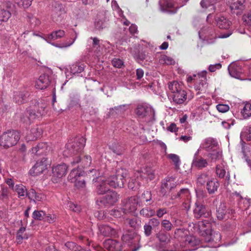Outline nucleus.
Returning <instances> with one entry per match:
<instances>
[{"instance_id":"nucleus-16","label":"nucleus","mask_w":251,"mask_h":251,"mask_svg":"<svg viewBox=\"0 0 251 251\" xmlns=\"http://www.w3.org/2000/svg\"><path fill=\"white\" fill-rule=\"evenodd\" d=\"M67 169V166L64 163L58 164L52 167V172L53 176L61 178L66 175Z\"/></svg>"},{"instance_id":"nucleus-45","label":"nucleus","mask_w":251,"mask_h":251,"mask_svg":"<svg viewBox=\"0 0 251 251\" xmlns=\"http://www.w3.org/2000/svg\"><path fill=\"white\" fill-rule=\"evenodd\" d=\"M226 213V206L224 204H220L217 208L216 211L217 218L220 220H223L225 218Z\"/></svg>"},{"instance_id":"nucleus-50","label":"nucleus","mask_w":251,"mask_h":251,"mask_svg":"<svg viewBox=\"0 0 251 251\" xmlns=\"http://www.w3.org/2000/svg\"><path fill=\"white\" fill-rule=\"evenodd\" d=\"M156 237L162 243H168L170 241V236L167 233L159 232L156 234Z\"/></svg>"},{"instance_id":"nucleus-34","label":"nucleus","mask_w":251,"mask_h":251,"mask_svg":"<svg viewBox=\"0 0 251 251\" xmlns=\"http://www.w3.org/2000/svg\"><path fill=\"white\" fill-rule=\"evenodd\" d=\"M181 164V161L179 156L175 154H174V169L176 170L181 174L182 176H185L188 174V172L185 169L180 168L179 166Z\"/></svg>"},{"instance_id":"nucleus-64","label":"nucleus","mask_w":251,"mask_h":251,"mask_svg":"<svg viewBox=\"0 0 251 251\" xmlns=\"http://www.w3.org/2000/svg\"><path fill=\"white\" fill-rule=\"evenodd\" d=\"M113 66L117 68H121L124 65L123 61L119 58H114L112 61Z\"/></svg>"},{"instance_id":"nucleus-51","label":"nucleus","mask_w":251,"mask_h":251,"mask_svg":"<svg viewBox=\"0 0 251 251\" xmlns=\"http://www.w3.org/2000/svg\"><path fill=\"white\" fill-rule=\"evenodd\" d=\"M155 212L154 210L148 207L144 208L140 211L141 215L146 217L152 216L155 214Z\"/></svg>"},{"instance_id":"nucleus-41","label":"nucleus","mask_w":251,"mask_h":251,"mask_svg":"<svg viewBox=\"0 0 251 251\" xmlns=\"http://www.w3.org/2000/svg\"><path fill=\"white\" fill-rule=\"evenodd\" d=\"M222 152L220 150L213 149L212 151L209 153L208 157L212 162H216L222 158Z\"/></svg>"},{"instance_id":"nucleus-6","label":"nucleus","mask_w":251,"mask_h":251,"mask_svg":"<svg viewBox=\"0 0 251 251\" xmlns=\"http://www.w3.org/2000/svg\"><path fill=\"white\" fill-rule=\"evenodd\" d=\"M141 201L137 196H131L122 201L121 210L124 214L133 213Z\"/></svg>"},{"instance_id":"nucleus-14","label":"nucleus","mask_w":251,"mask_h":251,"mask_svg":"<svg viewBox=\"0 0 251 251\" xmlns=\"http://www.w3.org/2000/svg\"><path fill=\"white\" fill-rule=\"evenodd\" d=\"M135 174V176H137V178L139 176L141 180L146 177L148 178L150 180H152L154 178V176L153 170L149 167L144 168L141 170L136 171Z\"/></svg>"},{"instance_id":"nucleus-49","label":"nucleus","mask_w":251,"mask_h":251,"mask_svg":"<svg viewBox=\"0 0 251 251\" xmlns=\"http://www.w3.org/2000/svg\"><path fill=\"white\" fill-rule=\"evenodd\" d=\"M81 176V173L79 172L78 170L77 169H74L70 172L68 179V180L71 182H74L76 181L78 178Z\"/></svg>"},{"instance_id":"nucleus-10","label":"nucleus","mask_w":251,"mask_h":251,"mask_svg":"<svg viewBox=\"0 0 251 251\" xmlns=\"http://www.w3.org/2000/svg\"><path fill=\"white\" fill-rule=\"evenodd\" d=\"M12 5L10 1H5L0 5V25L6 22L10 18L11 14L9 10Z\"/></svg>"},{"instance_id":"nucleus-8","label":"nucleus","mask_w":251,"mask_h":251,"mask_svg":"<svg viewBox=\"0 0 251 251\" xmlns=\"http://www.w3.org/2000/svg\"><path fill=\"white\" fill-rule=\"evenodd\" d=\"M174 102L177 104L183 103L187 99V93L183 89V85L181 82L174 81Z\"/></svg>"},{"instance_id":"nucleus-25","label":"nucleus","mask_w":251,"mask_h":251,"mask_svg":"<svg viewBox=\"0 0 251 251\" xmlns=\"http://www.w3.org/2000/svg\"><path fill=\"white\" fill-rule=\"evenodd\" d=\"M173 188V178L168 177L162 181L160 192L163 195L170 191Z\"/></svg>"},{"instance_id":"nucleus-5","label":"nucleus","mask_w":251,"mask_h":251,"mask_svg":"<svg viewBox=\"0 0 251 251\" xmlns=\"http://www.w3.org/2000/svg\"><path fill=\"white\" fill-rule=\"evenodd\" d=\"M127 175V171L120 168L116 170V175L107 178V183L113 188H122L124 186L125 178Z\"/></svg>"},{"instance_id":"nucleus-4","label":"nucleus","mask_w":251,"mask_h":251,"mask_svg":"<svg viewBox=\"0 0 251 251\" xmlns=\"http://www.w3.org/2000/svg\"><path fill=\"white\" fill-rule=\"evenodd\" d=\"M20 138V132L18 131H7L0 136V146L4 148H9L16 145Z\"/></svg>"},{"instance_id":"nucleus-37","label":"nucleus","mask_w":251,"mask_h":251,"mask_svg":"<svg viewBox=\"0 0 251 251\" xmlns=\"http://www.w3.org/2000/svg\"><path fill=\"white\" fill-rule=\"evenodd\" d=\"M216 173L217 176L220 178H223L226 176V179L227 180L230 179V176L228 173H227L226 176V171L223 165H217L216 167Z\"/></svg>"},{"instance_id":"nucleus-22","label":"nucleus","mask_w":251,"mask_h":251,"mask_svg":"<svg viewBox=\"0 0 251 251\" xmlns=\"http://www.w3.org/2000/svg\"><path fill=\"white\" fill-rule=\"evenodd\" d=\"M128 105L123 104L118 106H115L114 108H111L109 109V111L108 112V116L115 117L119 115H121L128 108Z\"/></svg>"},{"instance_id":"nucleus-63","label":"nucleus","mask_w":251,"mask_h":251,"mask_svg":"<svg viewBox=\"0 0 251 251\" xmlns=\"http://www.w3.org/2000/svg\"><path fill=\"white\" fill-rule=\"evenodd\" d=\"M217 109L220 112L225 113L228 111L229 107L227 104H219L216 106Z\"/></svg>"},{"instance_id":"nucleus-29","label":"nucleus","mask_w":251,"mask_h":251,"mask_svg":"<svg viewBox=\"0 0 251 251\" xmlns=\"http://www.w3.org/2000/svg\"><path fill=\"white\" fill-rule=\"evenodd\" d=\"M219 185V182L211 177L206 184V187L208 193L211 195L214 194L217 191Z\"/></svg>"},{"instance_id":"nucleus-9","label":"nucleus","mask_w":251,"mask_h":251,"mask_svg":"<svg viewBox=\"0 0 251 251\" xmlns=\"http://www.w3.org/2000/svg\"><path fill=\"white\" fill-rule=\"evenodd\" d=\"M231 12L241 15L247 8L246 0H226Z\"/></svg>"},{"instance_id":"nucleus-12","label":"nucleus","mask_w":251,"mask_h":251,"mask_svg":"<svg viewBox=\"0 0 251 251\" xmlns=\"http://www.w3.org/2000/svg\"><path fill=\"white\" fill-rule=\"evenodd\" d=\"M53 8L51 10L52 18L55 21L58 22L65 14L63 6L58 2H55L53 4Z\"/></svg>"},{"instance_id":"nucleus-24","label":"nucleus","mask_w":251,"mask_h":251,"mask_svg":"<svg viewBox=\"0 0 251 251\" xmlns=\"http://www.w3.org/2000/svg\"><path fill=\"white\" fill-rule=\"evenodd\" d=\"M47 169L46 165L43 162H37L34 166L29 171V173L33 176H38Z\"/></svg>"},{"instance_id":"nucleus-54","label":"nucleus","mask_w":251,"mask_h":251,"mask_svg":"<svg viewBox=\"0 0 251 251\" xmlns=\"http://www.w3.org/2000/svg\"><path fill=\"white\" fill-rule=\"evenodd\" d=\"M45 214L43 211L35 210L32 213V218L34 220L41 221L44 219Z\"/></svg>"},{"instance_id":"nucleus-39","label":"nucleus","mask_w":251,"mask_h":251,"mask_svg":"<svg viewBox=\"0 0 251 251\" xmlns=\"http://www.w3.org/2000/svg\"><path fill=\"white\" fill-rule=\"evenodd\" d=\"M65 32L63 30L58 29L52 31L50 34L48 35V40H55L60 39L64 36Z\"/></svg>"},{"instance_id":"nucleus-15","label":"nucleus","mask_w":251,"mask_h":251,"mask_svg":"<svg viewBox=\"0 0 251 251\" xmlns=\"http://www.w3.org/2000/svg\"><path fill=\"white\" fill-rule=\"evenodd\" d=\"M99 181L96 187V192L99 195H103L109 191V185L107 183V178L103 179L102 177L98 178Z\"/></svg>"},{"instance_id":"nucleus-55","label":"nucleus","mask_w":251,"mask_h":251,"mask_svg":"<svg viewBox=\"0 0 251 251\" xmlns=\"http://www.w3.org/2000/svg\"><path fill=\"white\" fill-rule=\"evenodd\" d=\"M128 223L131 227L135 229H138L141 226V221L137 218L130 219Z\"/></svg>"},{"instance_id":"nucleus-11","label":"nucleus","mask_w":251,"mask_h":251,"mask_svg":"<svg viewBox=\"0 0 251 251\" xmlns=\"http://www.w3.org/2000/svg\"><path fill=\"white\" fill-rule=\"evenodd\" d=\"M206 74L207 72L206 71H203L198 74L200 80L195 83L194 86L195 90L198 91L197 95L204 93L206 91L207 87L206 78Z\"/></svg>"},{"instance_id":"nucleus-56","label":"nucleus","mask_w":251,"mask_h":251,"mask_svg":"<svg viewBox=\"0 0 251 251\" xmlns=\"http://www.w3.org/2000/svg\"><path fill=\"white\" fill-rule=\"evenodd\" d=\"M9 191L8 188L5 187L1 188L0 191V200L5 201L9 200Z\"/></svg>"},{"instance_id":"nucleus-42","label":"nucleus","mask_w":251,"mask_h":251,"mask_svg":"<svg viewBox=\"0 0 251 251\" xmlns=\"http://www.w3.org/2000/svg\"><path fill=\"white\" fill-rule=\"evenodd\" d=\"M13 190L18 193L19 198L28 197V191L27 192L25 186L22 184L16 185Z\"/></svg>"},{"instance_id":"nucleus-31","label":"nucleus","mask_w":251,"mask_h":251,"mask_svg":"<svg viewBox=\"0 0 251 251\" xmlns=\"http://www.w3.org/2000/svg\"><path fill=\"white\" fill-rule=\"evenodd\" d=\"M136 235L131 232H126L124 233L122 237L123 241L128 244V246H131L135 244L138 241L135 239Z\"/></svg>"},{"instance_id":"nucleus-44","label":"nucleus","mask_w":251,"mask_h":251,"mask_svg":"<svg viewBox=\"0 0 251 251\" xmlns=\"http://www.w3.org/2000/svg\"><path fill=\"white\" fill-rule=\"evenodd\" d=\"M40 129L38 128H33L31 129L30 134L27 136L26 139L28 140L33 141L40 137Z\"/></svg>"},{"instance_id":"nucleus-43","label":"nucleus","mask_w":251,"mask_h":251,"mask_svg":"<svg viewBox=\"0 0 251 251\" xmlns=\"http://www.w3.org/2000/svg\"><path fill=\"white\" fill-rule=\"evenodd\" d=\"M84 69V65L79 62H75L70 67V72L75 75L82 72Z\"/></svg>"},{"instance_id":"nucleus-35","label":"nucleus","mask_w":251,"mask_h":251,"mask_svg":"<svg viewBox=\"0 0 251 251\" xmlns=\"http://www.w3.org/2000/svg\"><path fill=\"white\" fill-rule=\"evenodd\" d=\"M28 96L27 92H16L14 93V100L19 104L24 103Z\"/></svg>"},{"instance_id":"nucleus-61","label":"nucleus","mask_w":251,"mask_h":251,"mask_svg":"<svg viewBox=\"0 0 251 251\" xmlns=\"http://www.w3.org/2000/svg\"><path fill=\"white\" fill-rule=\"evenodd\" d=\"M242 19L245 24L251 26V11L249 12L247 14H244Z\"/></svg>"},{"instance_id":"nucleus-7","label":"nucleus","mask_w":251,"mask_h":251,"mask_svg":"<svg viewBox=\"0 0 251 251\" xmlns=\"http://www.w3.org/2000/svg\"><path fill=\"white\" fill-rule=\"evenodd\" d=\"M119 198V195L116 192L112 191L98 199L97 203L101 207H109L114 205Z\"/></svg>"},{"instance_id":"nucleus-36","label":"nucleus","mask_w":251,"mask_h":251,"mask_svg":"<svg viewBox=\"0 0 251 251\" xmlns=\"http://www.w3.org/2000/svg\"><path fill=\"white\" fill-rule=\"evenodd\" d=\"M135 173L134 176L130 178L128 183V187L133 190L138 189L141 185V179L139 177L137 178V176H135Z\"/></svg>"},{"instance_id":"nucleus-26","label":"nucleus","mask_w":251,"mask_h":251,"mask_svg":"<svg viewBox=\"0 0 251 251\" xmlns=\"http://www.w3.org/2000/svg\"><path fill=\"white\" fill-rule=\"evenodd\" d=\"M136 114L140 117H145L152 115L153 111L151 108L143 105H138L136 109Z\"/></svg>"},{"instance_id":"nucleus-62","label":"nucleus","mask_w":251,"mask_h":251,"mask_svg":"<svg viewBox=\"0 0 251 251\" xmlns=\"http://www.w3.org/2000/svg\"><path fill=\"white\" fill-rule=\"evenodd\" d=\"M74 183H75V187L78 189L84 188L86 186L85 180L84 179H81L80 178H78L77 180Z\"/></svg>"},{"instance_id":"nucleus-19","label":"nucleus","mask_w":251,"mask_h":251,"mask_svg":"<svg viewBox=\"0 0 251 251\" xmlns=\"http://www.w3.org/2000/svg\"><path fill=\"white\" fill-rule=\"evenodd\" d=\"M241 144L244 158L248 164L251 167V146L247 145L243 140L241 141Z\"/></svg>"},{"instance_id":"nucleus-47","label":"nucleus","mask_w":251,"mask_h":251,"mask_svg":"<svg viewBox=\"0 0 251 251\" xmlns=\"http://www.w3.org/2000/svg\"><path fill=\"white\" fill-rule=\"evenodd\" d=\"M241 113L244 119H248L251 116V103L246 102L241 111Z\"/></svg>"},{"instance_id":"nucleus-60","label":"nucleus","mask_w":251,"mask_h":251,"mask_svg":"<svg viewBox=\"0 0 251 251\" xmlns=\"http://www.w3.org/2000/svg\"><path fill=\"white\" fill-rule=\"evenodd\" d=\"M211 236H212L213 242L217 243L220 241L221 239V234L218 231H211Z\"/></svg>"},{"instance_id":"nucleus-59","label":"nucleus","mask_w":251,"mask_h":251,"mask_svg":"<svg viewBox=\"0 0 251 251\" xmlns=\"http://www.w3.org/2000/svg\"><path fill=\"white\" fill-rule=\"evenodd\" d=\"M141 200L146 202L150 201L151 200V192L144 191L141 195Z\"/></svg>"},{"instance_id":"nucleus-3","label":"nucleus","mask_w":251,"mask_h":251,"mask_svg":"<svg viewBox=\"0 0 251 251\" xmlns=\"http://www.w3.org/2000/svg\"><path fill=\"white\" fill-rule=\"evenodd\" d=\"M45 113L44 104L37 102L25 113L24 115L21 117V120L26 125H29L33 120L41 117Z\"/></svg>"},{"instance_id":"nucleus-18","label":"nucleus","mask_w":251,"mask_h":251,"mask_svg":"<svg viewBox=\"0 0 251 251\" xmlns=\"http://www.w3.org/2000/svg\"><path fill=\"white\" fill-rule=\"evenodd\" d=\"M215 19L217 26L221 29H227L231 26V21L224 16H217Z\"/></svg>"},{"instance_id":"nucleus-53","label":"nucleus","mask_w":251,"mask_h":251,"mask_svg":"<svg viewBox=\"0 0 251 251\" xmlns=\"http://www.w3.org/2000/svg\"><path fill=\"white\" fill-rule=\"evenodd\" d=\"M67 249L71 251H78L80 249L81 246L77 245L75 243L69 241L65 244Z\"/></svg>"},{"instance_id":"nucleus-20","label":"nucleus","mask_w":251,"mask_h":251,"mask_svg":"<svg viewBox=\"0 0 251 251\" xmlns=\"http://www.w3.org/2000/svg\"><path fill=\"white\" fill-rule=\"evenodd\" d=\"M50 83L49 76L46 75H42L36 81L35 87L36 89L43 90L46 89Z\"/></svg>"},{"instance_id":"nucleus-17","label":"nucleus","mask_w":251,"mask_h":251,"mask_svg":"<svg viewBox=\"0 0 251 251\" xmlns=\"http://www.w3.org/2000/svg\"><path fill=\"white\" fill-rule=\"evenodd\" d=\"M104 247L109 251H121L122 249L121 243L112 239H108L105 241Z\"/></svg>"},{"instance_id":"nucleus-30","label":"nucleus","mask_w":251,"mask_h":251,"mask_svg":"<svg viewBox=\"0 0 251 251\" xmlns=\"http://www.w3.org/2000/svg\"><path fill=\"white\" fill-rule=\"evenodd\" d=\"M80 161H81V164L83 167H88L91 164V157L88 155L84 156L83 158L82 159H81L79 156L76 157L75 158H74V160L71 162V164L74 165L79 163Z\"/></svg>"},{"instance_id":"nucleus-48","label":"nucleus","mask_w":251,"mask_h":251,"mask_svg":"<svg viewBox=\"0 0 251 251\" xmlns=\"http://www.w3.org/2000/svg\"><path fill=\"white\" fill-rule=\"evenodd\" d=\"M190 195L189 191L187 188H182L175 195V198H178L184 200L188 199Z\"/></svg>"},{"instance_id":"nucleus-38","label":"nucleus","mask_w":251,"mask_h":251,"mask_svg":"<svg viewBox=\"0 0 251 251\" xmlns=\"http://www.w3.org/2000/svg\"><path fill=\"white\" fill-rule=\"evenodd\" d=\"M160 8L163 12L171 13L172 12L173 3L171 1L162 0L159 2Z\"/></svg>"},{"instance_id":"nucleus-52","label":"nucleus","mask_w":251,"mask_h":251,"mask_svg":"<svg viewBox=\"0 0 251 251\" xmlns=\"http://www.w3.org/2000/svg\"><path fill=\"white\" fill-rule=\"evenodd\" d=\"M14 2L19 6L25 8L28 7L31 4L33 0H13Z\"/></svg>"},{"instance_id":"nucleus-13","label":"nucleus","mask_w":251,"mask_h":251,"mask_svg":"<svg viewBox=\"0 0 251 251\" xmlns=\"http://www.w3.org/2000/svg\"><path fill=\"white\" fill-rule=\"evenodd\" d=\"M195 217L198 219L201 217H208L210 214L206 207L200 202L195 203V208L194 209Z\"/></svg>"},{"instance_id":"nucleus-57","label":"nucleus","mask_w":251,"mask_h":251,"mask_svg":"<svg viewBox=\"0 0 251 251\" xmlns=\"http://www.w3.org/2000/svg\"><path fill=\"white\" fill-rule=\"evenodd\" d=\"M75 37L74 38V40L71 42H67V43H62V44L53 43V44H52V45L54 46L55 47H58L60 48H67V47H70L74 43V42L77 38V34L76 32H75Z\"/></svg>"},{"instance_id":"nucleus-28","label":"nucleus","mask_w":251,"mask_h":251,"mask_svg":"<svg viewBox=\"0 0 251 251\" xmlns=\"http://www.w3.org/2000/svg\"><path fill=\"white\" fill-rule=\"evenodd\" d=\"M28 198L30 200H33L34 202L43 201L46 199V197L43 194L37 192L33 189H31L29 190Z\"/></svg>"},{"instance_id":"nucleus-1","label":"nucleus","mask_w":251,"mask_h":251,"mask_svg":"<svg viewBox=\"0 0 251 251\" xmlns=\"http://www.w3.org/2000/svg\"><path fill=\"white\" fill-rule=\"evenodd\" d=\"M188 231L183 227L176 228L175 231L174 251H191L195 249H189L197 245V241L193 237L188 236Z\"/></svg>"},{"instance_id":"nucleus-33","label":"nucleus","mask_w":251,"mask_h":251,"mask_svg":"<svg viewBox=\"0 0 251 251\" xmlns=\"http://www.w3.org/2000/svg\"><path fill=\"white\" fill-rule=\"evenodd\" d=\"M207 165L208 162L207 160L204 159L203 157H193L192 163V167L198 168L199 169H201L203 168H205Z\"/></svg>"},{"instance_id":"nucleus-58","label":"nucleus","mask_w":251,"mask_h":251,"mask_svg":"<svg viewBox=\"0 0 251 251\" xmlns=\"http://www.w3.org/2000/svg\"><path fill=\"white\" fill-rule=\"evenodd\" d=\"M28 22L31 27H34L40 24V20L36 17L33 16H29Z\"/></svg>"},{"instance_id":"nucleus-21","label":"nucleus","mask_w":251,"mask_h":251,"mask_svg":"<svg viewBox=\"0 0 251 251\" xmlns=\"http://www.w3.org/2000/svg\"><path fill=\"white\" fill-rule=\"evenodd\" d=\"M99 231L102 235L106 237L115 236L117 234L115 229L106 225L100 226Z\"/></svg>"},{"instance_id":"nucleus-46","label":"nucleus","mask_w":251,"mask_h":251,"mask_svg":"<svg viewBox=\"0 0 251 251\" xmlns=\"http://www.w3.org/2000/svg\"><path fill=\"white\" fill-rule=\"evenodd\" d=\"M240 137L241 139V141L243 140V139H246L247 141L251 140V127H244L240 134Z\"/></svg>"},{"instance_id":"nucleus-40","label":"nucleus","mask_w":251,"mask_h":251,"mask_svg":"<svg viewBox=\"0 0 251 251\" xmlns=\"http://www.w3.org/2000/svg\"><path fill=\"white\" fill-rule=\"evenodd\" d=\"M47 148V145L46 143H42L37 145L36 147L32 148L31 153L36 155L43 154Z\"/></svg>"},{"instance_id":"nucleus-27","label":"nucleus","mask_w":251,"mask_h":251,"mask_svg":"<svg viewBox=\"0 0 251 251\" xmlns=\"http://www.w3.org/2000/svg\"><path fill=\"white\" fill-rule=\"evenodd\" d=\"M228 71L230 75L236 78H239L242 75L241 67L235 64L229 65L228 67Z\"/></svg>"},{"instance_id":"nucleus-2","label":"nucleus","mask_w":251,"mask_h":251,"mask_svg":"<svg viewBox=\"0 0 251 251\" xmlns=\"http://www.w3.org/2000/svg\"><path fill=\"white\" fill-rule=\"evenodd\" d=\"M86 140L84 137L81 136L69 139L64 151L65 155L72 156L80 153L85 145Z\"/></svg>"},{"instance_id":"nucleus-32","label":"nucleus","mask_w":251,"mask_h":251,"mask_svg":"<svg viewBox=\"0 0 251 251\" xmlns=\"http://www.w3.org/2000/svg\"><path fill=\"white\" fill-rule=\"evenodd\" d=\"M218 145L217 142L213 138H208L205 139L201 145V147L207 151L216 148Z\"/></svg>"},{"instance_id":"nucleus-23","label":"nucleus","mask_w":251,"mask_h":251,"mask_svg":"<svg viewBox=\"0 0 251 251\" xmlns=\"http://www.w3.org/2000/svg\"><path fill=\"white\" fill-rule=\"evenodd\" d=\"M211 178L209 172H201L197 176L196 183L199 186H204Z\"/></svg>"}]
</instances>
